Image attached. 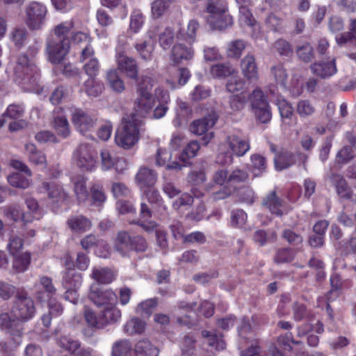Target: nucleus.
<instances>
[{"label":"nucleus","mask_w":356,"mask_h":356,"mask_svg":"<svg viewBox=\"0 0 356 356\" xmlns=\"http://www.w3.org/2000/svg\"><path fill=\"white\" fill-rule=\"evenodd\" d=\"M35 314L33 300L26 292H17L10 313H4L0 316V324L2 329H8L15 332L18 338L16 344H18L21 342L22 323L31 319Z\"/></svg>","instance_id":"f257e3e1"},{"label":"nucleus","mask_w":356,"mask_h":356,"mask_svg":"<svg viewBox=\"0 0 356 356\" xmlns=\"http://www.w3.org/2000/svg\"><path fill=\"white\" fill-rule=\"evenodd\" d=\"M14 78L15 81L29 91H36L40 75L35 65L33 58L28 57L25 54H19L15 61L13 66Z\"/></svg>","instance_id":"f03ea898"},{"label":"nucleus","mask_w":356,"mask_h":356,"mask_svg":"<svg viewBox=\"0 0 356 356\" xmlns=\"http://www.w3.org/2000/svg\"><path fill=\"white\" fill-rule=\"evenodd\" d=\"M248 140L236 135L229 134L219 145L217 162L222 165H229L233 161V155L242 156L250 149Z\"/></svg>","instance_id":"7ed1b4c3"},{"label":"nucleus","mask_w":356,"mask_h":356,"mask_svg":"<svg viewBox=\"0 0 356 356\" xmlns=\"http://www.w3.org/2000/svg\"><path fill=\"white\" fill-rule=\"evenodd\" d=\"M139 134V124L135 117L131 115L124 118L116 131L115 143L124 149H130L138 143Z\"/></svg>","instance_id":"20e7f679"},{"label":"nucleus","mask_w":356,"mask_h":356,"mask_svg":"<svg viewBox=\"0 0 356 356\" xmlns=\"http://www.w3.org/2000/svg\"><path fill=\"white\" fill-rule=\"evenodd\" d=\"M238 335L241 337L239 342V349H241V356H256L261 351L258 342L253 340L250 333V325L248 321L243 318L241 325L238 327Z\"/></svg>","instance_id":"39448f33"},{"label":"nucleus","mask_w":356,"mask_h":356,"mask_svg":"<svg viewBox=\"0 0 356 356\" xmlns=\"http://www.w3.org/2000/svg\"><path fill=\"white\" fill-rule=\"evenodd\" d=\"M70 44L69 40L49 37L47 41V53L49 60L53 64L60 63L68 54Z\"/></svg>","instance_id":"423d86ee"},{"label":"nucleus","mask_w":356,"mask_h":356,"mask_svg":"<svg viewBox=\"0 0 356 356\" xmlns=\"http://www.w3.org/2000/svg\"><path fill=\"white\" fill-rule=\"evenodd\" d=\"M47 9L40 2L33 1L26 8V23L31 30H39L44 23Z\"/></svg>","instance_id":"0eeeda50"},{"label":"nucleus","mask_w":356,"mask_h":356,"mask_svg":"<svg viewBox=\"0 0 356 356\" xmlns=\"http://www.w3.org/2000/svg\"><path fill=\"white\" fill-rule=\"evenodd\" d=\"M77 166L84 170H92L97 163V152L90 145L81 144L74 154Z\"/></svg>","instance_id":"6e6552de"},{"label":"nucleus","mask_w":356,"mask_h":356,"mask_svg":"<svg viewBox=\"0 0 356 356\" xmlns=\"http://www.w3.org/2000/svg\"><path fill=\"white\" fill-rule=\"evenodd\" d=\"M88 298L98 307L115 306L117 303V296L111 289H103L97 284L91 285Z\"/></svg>","instance_id":"1a4fd4ad"},{"label":"nucleus","mask_w":356,"mask_h":356,"mask_svg":"<svg viewBox=\"0 0 356 356\" xmlns=\"http://www.w3.org/2000/svg\"><path fill=\"white\" fill-rule=\"evenodd\" d=\"M217 121V116L216 113H209L204 118L195 120L190 126V131L197 136L204 135L202 138L204 145H207L209 141L213 138V133L209 132Z\"/></svg>","instance_id":"9d476101"},{"label":"nucleus","mask_w":356,"mask_h":356,"mask_svg":"<svg viewBox=\"0 0 356 356\" xmlns=\"http://www.w3.org/2000/svg\"><path fill=\"white\" fill-rule=\"evenodd\" d=\"M97 118L92 113L75 108L72 113V122L81 134L89 132L97 122Z\"/></svg>","instance_id":"9b49d317"},{"label":"nucleus","mask_w":356,"mask_h":356,"mask_svg":"<svg viewBox=\"0 0 356 356\" xmlns=\"http://www.w3.org/2000/svg\"><path fill=\"white\" fill-rule=\"evenodd\" d=\"M312 73L323 79H328L337 72L335 58L314 62L310 65Z\"/></svg>","instance_id":"f8f14e48"},{"label":"nucleus","mask_w":356,"mask_h":356,"mask_svg":"<svg viewBox=\"0 0 356 356\" xmlns=\"http://www.w3.org/2000/svg\"><path fill=\"white\" fill-rule=\"evenodd\" d=\"M154 104L155 100L152 93L140 91V93H137V97L134 101V108L136 113L133 115L135 118L136 115L145 117L152 111Z\"/></svg>","instance_id":"ddd939ff"},{"label":"nucleus","mask_w":356,"mask_h":356,"mask_svg":"<svg viewBox=\"0 0 356 356\" xmlns=\"http://www.w3.org/2000/svg\"><path fill=\"white\" fill-rule=\"evenodd\" d=\"M241 70L244 78L250 83H254L259 79V67L255 57L248 54L241 60Z\"/></svg>","instance_id":"4468645a"},{"label":"nucleus","mask_w":356,"mask_h":356,"mask_svg":"<svg viewBox=\"0 0 356 356\" xmlns=\"http://www.w3.org/2000/svg\"><path fill=\"white\" fill-rule=\"evenodd\" d=\"M80 60L84 63V70L90 78H94L99 70V64L92 47L83 48L81 50Z\"/></svg>","instance_id":"2eb2a0df"},{"label":"nucleus","mask_w":356,"mask_h":356,"mask_svg":"<svg viewBox=\"0 0 356 356\" xmlns=\"http://www.w3.org/2000/svg\"><path fill=\"white\" fill-rule=\"evenodd\" d=\"M118 69L128 77L136 79L138 76V67L136 60L118 50L116 56Z\"/></svg>","instance_id":"dca6fc26"},{"label":"nucleus","mask_w":356,"mask_h":356,"mask_svg":"<svg viewBox=\"0 0 356 356\" xmlns=\"http://www.w3.org/2000/svg\"><path fill=\"white\" fill-rule=\"evenodd\" d=\"M262 207L272 214L281 216L284 213L283 201L277 195L275 191L268 193L262 200Z\"/></svg>","instance_id":"f3484780"},{"label":"nucleus","mask_w":356,"mask_h":356,"mask_svg":"<svg viewBox=\"0 0 356 356\" xmlns=\"http://www.w3.org/2000/svg\"><path fill=\"white\" fill-rule=\"evenodd\" d=\"M25 154L29 161L34 165L45 168L47 167V159L45 154L38 149L33 143H28L25 145Z\"/></svg>","instance_id":"a211bd4d"},{"label":"nucleus","mask_w":356,"mask_h":356,"mask_svg":"<svg viewBox=\"0 0 356 356\" xmlns=\"http://www.w3.org/2000/svg\"><path fill=\"white\" fill-rule=\"evenodd\" d=\"M193 56L194 51L192 47L177 43L172 47L171 60L175 63L179 64L191 60Z\"/></svg>","instance_id":"6ab92c4d"},{"label":"nucleus","mask_w":356,"mask_h":356,"mask_svg":"<svg viewBox=\"0 0 356 356\" xmlns=\"http://www.w3.org/2000/svg\"><path fill=\"white\" fill-rule=\"evenodd\" d=\"M330 179L335 186L337 194L340 197L356 202V195L352 193L350 189L347 186L345 179L341 175H332Z\"/></svg>","instance_id":"aec40b11"},{"label":"nucleus","mask_w":356,"mask_h":356,"mask_svg":"<svg viewBox=\"0 0 356 356\" xmlns=\"http://www.w3.org/2000/svg\"><path fill=\"white\" fill-rule=\"evenodd\" d=\"M115 273L106 267L95 266L92 268L90 277L100 284H110L115 279Z\"/></svg>","instance_id":"412c9836"},{"label":"nucleus","mask_w":356,"mask_h":356,"mask_svg":"<svg viewBox=\"0 0 356 356\" xmlns=\"http://www.w3.org/2000/svg\"><path fill=\"white\" fill-rule=\"evenodd\" d=\"M3 213L7 218L15 222L22 221L24 223H27L33 221V217L31 216L28 213L23 212L18 205L6 207L3 210Z\"/></svg>","instance_id":"4be33fe9"},{"label":"nucleus","mask_w":356,"mask_h":356,"mask_svg":"<svg viewBox=\"0 0 356 356\" xmlns=\"http://www.w3.org/2000/svg\"><path fill=\"white\" fill-rule=\"evenodd\" d=\"M207 22L213 29L223 30L232 26V17L226 10L214 17H207Z\"/></svg>","instance_id":"5701e85b"},{"label":"nucleus","mask_w":356,"mask_h":356,"mask_svg":"<svg viewBox=\"0 0 356 356\" xmlns=\"http://www.w3.org/2000/svg\"><path fill=\"white\" fill-rule=\"evenodd\" d=\"M114 249L123 257L131 250V238L127 232H118L114 241Z\"/></svg>","instance_id":"b1692460"},{"label":"nucleus","mask_w":356,"mask_h":356,"mask_svg":"<svg viewBox=\"0 0 356 356\" xmlns=\"http://www.w3.org/2000/svg\"><path fill=\"white\" fill-rule=\"evenodd\" d=\"M282 124L284 126H291L293 124V111L291 106L283 98L278 97L276 100Z\"/></svg>","instance_id":"393cba45"},{"label":"nucleus","mask_w":356,"mask_h":356,"mask_svg":"<svg viewBox=\"0 0 356 356\" xmlns=\"http://www.w3.org/2000/svg\"><path fill=\"white\" fill-rule=\"evenodd\" d=\"M156 179V174L147 168H141L136 175V180L140 188L154 186Z\"/></svg>","instance_id":"a878e982"},{"label":"nucleus","mask_w":356,"mask_h":356,"mask_svg":"<svg viewBox=\"0 0 356 356\" xmlns=\"http://www.w3.org/2000/svg\"><path fill=\"white\" fill-rule=\"evenodd\" d=\"M172 157L171 153L165 149H159L157 150L156 163L160 166H165L167 170H180L185 167V165H181L177 161L170 162Z\"/></svg>","instance_id":"bb28decb"},{"label":"nucleus","mask_w":356,"mask_h":356,"mask_svg":"<svg viewBox=\"0 0 356 356\" xmlns=\"http://www.w3.org/2000/svg\"><path fill=\"white\" fill-rule=\"evenodd\" d=\"M82 284V277L74 269H70L63 275L62 284L65 289H79Z\"/></svg>","instance_id":"cd10ccee"},{"label":"nucleus","mask_w":356,"mask_h":356,"mask_svg":"<svg viewBox=\"0 0 356 356\" xmlns=\"http://www.w3.org/2000/svg\"><path fill=\"white\" fill-rule=\"evenodd\" d=\"M81 244L85 250H88L95 245L105 248V250L102 252H99L98 250H96V254L100 257L106 258L110 254L107 245L104 241L97 240L95 235L90 234L86 236L81 240Z\"/></svg>","instance_id":"c85d7f7f"},{"label":"nucleus","mask_w":356,"mask_h":356,"mask_svg":"<svg viewBox=\"0 0 356 356\" xmlns=\"http://www.w3.org/2000/svg\"><path fill=\"white\" fill-rule=\"evenodd\" d=\"M236 73V70L229 63H218L210 67V74L212 77L222 79L232 76Z\"/></svg>","instance_id":"c756f323"},{"label":"nucleus","mask_w":356,"mask_h":356,"mask_svg":"<svg viewBox=\"0 0 356 356\" xmlns=\"http://www.w3.org/2000/svg\"><path fill=\"white\" fill-rule=\"evenodd\" d=\"M295 162L294 155L286 150H282L276 154L274 158L275 166L277 170L286 169L293 165Z\"/></svg>","instance_id":"7c9ffc66"},{"label":"nucleus","mask_w":356,"mask_h":356,"mask_svg":"<svg viewBox=\"0 0 356 356\" xmlns=\"http://www.w3.org/2000/svg\"><path fill=\"white\" fill-rule=\"evenodd\" d=\"M204 343L217 350H223L225 348V343L222 339L221 334L217 332H209L204 330L202 332Z\"/></svg>","instance_id":"2f4dec72"},{"label":"nucleus","mask_w":356,"mask_h":356,"mask_svg":"<svg viewBox=\"0 0 356 356\" xmlns=\"http://www.w3.org/2000/svg\"><path fill=\"white\" fill-rule=\"evenodd\" d=\"M112 356H136L129 340L122 339L115 342L112 346Z\"/></svg>","instance_id":"473e14b6"},{"label":"nucleus","mask_w":356,"mask_h":356,"mask_svg":"<svg viewBox=\"0 0 356 356\" xmlns=\"http://www.w3.org/2000/svg\"><path fill=\"white\" fill-rule=\"evenodd\" d=\"M136 355L141 356H159V349L146 339L138 341L135 346Z\"/></svg>","instance_id":"72a5a7b5"},{"label":"nucleus","mask_w":356,"mask_h":356,"mask_svg":"<svg viewBox=\"0 0 356 356\" xmlns=\"http://www.w3.org/2000/svg\"><path fill=\"white\" fill-rule=\"evenodd\" d=\"M67 223L71 230L75 232L88 231L91 227L90 221L82 216H73L67 220Z\"/></svg>","instance_id":"f704fd0d"},{"label":"nucleus","mask_w":356,"mask_h":356,"mask_svg":"<svg viewBox=\"0 0 356 356\" xmlns=\"http://www.w3.org/2000/svg\"><path fill=\"white\" fill-rule=\"evenodd\" d=\"M14 256L13 261V268L17 273L26 271L31 263V255L29 252L17 254Z\"/></svg>","instance_id":"c9c22d12"},{"label":"nucleus","mask_w":356,"mask_h":356,"mask_svg":"<svg viewBox=\"0 0 356 356\" xmlns=\"http://www.w3.org/2000/svg\"><path fill=\"white\" fill-rule=\"evenodd\" d=\"M239 22L242 26L252 28L253 31L259 29V25L246 5H241L239 7Z\"/></svg>","instance_id":"e433bc0d"},{"label":"nucleus","mask_w":356,"mask_h":356,"mask_svg":"<svg viewBox=\"0 0 356 356\" xmlns=\"http://www.w3.org/2000/svg\"><path fill=\"white\" fill-rule=\"evenodd\" d=\"M43 187L47 192L49 197L53 199L54 201L58 202L63 200L67 197V193L64 191L63 188L54 182L43 183Z\"/></svg>","instance_id":"4c0bfd02"},{"label":"nucleus","mask_w":356,"mask_h":356,"mask_svg":"<svg viewBox=\"0 0 356 356\" xmlns=\"http://www.w3.org/2000/svg\"><path fill=\"white\" fill-rule=\"evenodd\" d=\"M276 238L277 235L274 232H267L263 229L256 230L252 236L254 242L259 246H264L268 243L274 242Z\"/></svg>","instance_id":"58836bf2"},{"label":"nucleus","mask_w":356,"mask_h":356,"mask_svg":"<svg viewBox=\"0 0 356 356\" xmlns=\"http://www.w3.org/2000/svg\"><path fill=\"white\" fill-rule=\"evenodd\" d=\"M145 196L147 201L151 204L159 207L161 213L167 211V207L164 204V202L159 191L154 188H149L145 191Z\"/></svg>","instance_id":"ea45409f"},{"label":"nucleus","mask_w":356,"mask_h":356,"mask_svg":"<svg viewBox=\"0 0 356 356\" xmlns=\"http://www.w3.org/2000/svg\"><path fill=\"white\" fill-rule=\"evenodd\" d=\"M103 327L108 323L117 322L121 318V312L115 306L104 307L101 314Z\"/></svg>","instance_id":"a19ab883"},{"label":"nucleus","mask_w":356,"mask_h":356,"mask_svg":"<svg viewBox=\"0 0 356 356\" xmlns=\"http://www.w3.org/2000/svg\"><path fill=\"white\" fill-rule=\"evenodd\" d=\"M200 148V145L197 141H191L179 156V160L183 163L182 165H185L186 166L190 159L196 156Z\"/></svg>","instance_id":"79ce46f5"},{"label":"nucleus","mask_w":356,"mask_h":356,"mask_svg":"<svg viewBox=\"0 0 356 356\" xmlns=\"http://www.w3.org/2000/svg\"><path fill=\"white\" fill-rule=\"evenodd\" d=\"M248 99L252 110L269 104L267 97L259 88H256L252 90L249 95Z\"/></svg>","instance_id":"37998d69"},{"label":"nucleus","mask_w":356,"mask_h":356,"mask_svg":"<svg viewBox=\"0 0 356 356\" xmlns=\"http://www.w3.org/2000/svg\"><path fill=\"white\" fill-rule=\"evenodd\" d=\"M86 179L78 177L74 183V190L79 202H85L88 197V191L86 187Z\"/></svg>","instance_id":"c03bdc74"},{"label":"nucleus","mask_w":356,"mask_h":356,"mask_svg":"<svg viewBox=\"0 0 356 356\" xmlns=\"http://www.w3.org/2000/svg\"><path fill=\"white\" fill-rule=\"evenodd\" d=\"M9 184L15 188L26 189L31 184V177H25L19 172L13 173L7 177Z\"/></svg>","instance_id":"a18cd8bd"},{"label":"nucleus","mask_w":356,"mask_h":356,"mask_svg":"<svg viewBox=\"0 0 356 356\" xmlns=\"http://www.w3.org/2000/svg\"><path fill=\"white\" fill-rule=\"evenodd\" d=\"M205 8L209 14L207 17H214L227 10V3L225 0H208Z\"/></svg>","instance_id":"49530a36"},{"label":"nucleus","mask_w":356,"mask_h":356,"mask_svg":"<svg viewBox=\"0 0 356 356\" xmlns=\"http://www.w3.org/2000/svg\"><path fill=\"white\" fill-rule=\"evenodd\" d=\"M145 327L146 323L145 321L138 318H134L124 325V330L129 335L141 334L144 332Z\"/></svg>","instance_id":"de8ad7c7"},{"label":"nucleus","mask_w":356,"mask_h":356,"mask_svg":"<svg viewBox=\"0 0 356 356\" xmlns=\"http://www.w3.org/2000/svg\"><path fill=\"white\" fill-rule=\"evenodd\" d=\"M296 51L298 57L302 62L309 63L314 58V49L308 42L298 45Z\"/></svg>","instance_id":"09e8293b"},{"label":"nucleus","mask_w":356,"mask_h":356,"mask_svg":"<svg viewBox=\"0 0 356 356\" xmlns=\"http://www.w3.org/2000/svg\"><path fill=\"white\" fill-rule=\"evenodd\" d=\"M245 43L242 40H236L230 42L227 47V56L238 58L245 49Z\"/></svg>","instance_id":"8fccbe9b"},{"label":"nucleus","mask_w":356,"mask_h":356,"mask_svg":"<svg viewBox=\"0 0 356 356\" xmlns=\"http://www.w3.org/2000/svg\"><path fill=\"white\" fill-rule=\"evenodd\" d=\"M252 172L255 177L260 176L266 170V159L260 154L251 156Z\"/></svg>","instance_id":"3c124183"},{"label":"nucleus","mask_w":356,"mask_h":356,"mask_svg":"<svg viewBox=\"0 0 356 356\" xmlns=\"http://www.w3.org/2000/svg\"><path fill=\"white\" fill-rule=\"evenodd\" d=\"M255 118L261 123H268L272 118L270 106L268 104L252 110Z\"/></svg>","instance_id":"603ef678"},{"label":"nucleus","mask_w":356,"mask_h":356,"mask_svg":"<svg viewBox=\"0 0 356 356\" xmlns=\"http://www.w3.org/2000/svg\"><path fill=\"white\" fill-rule=\"evenodd\" d=\"M74 28V22L72 21L65 22L57 25L54 30V34L49 37H58L59 39L69 40L67 35Z\"/></svg>","instance_id":"864d4df0"},{"label":"nucleus","mask_w":356,"mask_h":356,"mask_svg":"<svg viewBox=\"0 0 356 356\" xmlns=\"http://www.w3.org/2000/svg\"><path fill=\"white\" fill-rule=\"evenodd\" d=\"M103 84L94 78H89L84 83V90L88 96L97 97L103 90Z\"/></svg>","instance_id":"5fc2aeb1"},{"label":"nucleus","mask_w":356,"mask_h":356,"mask_svg":"<svg viewBox=\"0 0 356 356\" xmlns=\"http://www.w3.org/2000/svg\"><path fill=\"white\" fill-rule=\"evenodd\" d=\"M296 112L300 118H305L315 112V107L309 100H300L296 105Z\"/></svg>","instance_id":"6e6d98bb"},{"label":"nucleus","mask_w":356,"mask_h":356,"mask_svg":"<svg viewBox=\"0 0 356 356\" xmlns=\"http://www.w3.org/2000/svg\"><path fill=\"white\" fill-rule=\"evenodd\" d=\"M271 74L277 84L284 88L286 87L287 73L282 65L278 64L272 67Z\"/></svg>","instance_id":"4d7b16f0"},{"label":"nucleus","mask_w":356,"mask_h":356,"mask_svg":"<svg viewBox=\"0 0 356 356\" xmlns=\"http://www.w3.org/2000/svg\"><path fill=\"white\" fill-rule=\"evenodd\" d=\"M237 196L238 201L247 204H252L257 198L253 189L248 186L240 188Z\"/></svg>","instance_id":"13d9d810"},{"label":"nucleus","mask_w":356,"mask_h":356,"mask_svg":"<svg viewBox=\"0 0 356 356\" xmlns=\"http://www.w3.org/2000/svg\"><path fill=\"white\" fill-rule=\"evenodd\" d=\"M246 99L241 95H233L229 98V108L233 113L241 111L245 106Z\"/></svg>","instance_id":"bf43d9fd"},{"label":"nucleus","mask_w":356,"mask_h":356,"mask_svg":"<svg viewBox=\"0 0 356 356\" xmlns=\"http://www.w3.org/2000/svg\"><path fill=\"white\" fill-rule=\"evenodd\" d=\"M200 28L199 22L195 19H191L188 22L186 29L184 30L182 33L183 39L189 43H193L195 40L196 32Z\"/></svg>","instance_id":"052dcab7"},{"label":"nucleus","mask_w":356,"mask_h":356,"mask_svg":"<svg viewBox=\"0 0 356 356\" xmlns=\"http://www.w3.org/2000/svg\"><path fill=\"white\" fill-rule=\"evenodd\" d=\"M171 4L161 0H155L152 3V16L158 19L165 15L169 10Z\"/></svg>","instance_id":"680f3d73"},{"label":"nucleus","mask_w":356,"mask_h":356,"mask_svg":"<svg viewBox=\"0 0 356 356\" xmlns=\"http://www.w3.org/2000/svg\"><path fill=\"white\" fill-rule=\"evenodd\" d=\"M27 31L25 28H16L10 34V38L17 48L22 47L26 40Z\"/></svg>","instance_id":"e2e57ef3"},{"label":"nucleus","mask_w":356,"mask_h":356,"mask_svg":"<svg viewBox=\"0 0 356 356\" xmlns=\"http://www.w3.org/2000/svg\"><path fill=\"white\" fill-rule=\"evenodd\" d=\"M135 48L142 59L148 60L152 58L154 50L153 42L144 41L142 43L136 44Z\"/></svg>","instance_id":"0e129e2a"},{"label":"nucleus","mask_w":356,"mask_h":356,"mask_svg":"<svg viewBox=\"0 0 356 356\" xmlns=\"http://www.w3.org/2000/svg\"><path fill=\"white\" fill-rule=\"evenodd\" d=\"M237 74V72L236 73ZM245 81L238 74L232 76L226 83V89L228 92L234 93L243 90Z\"/></svg>","instance_id":"69168bd1"},{"label":"nucleus","mask_w":356,"mask_h":356,"mask_svg":"<svg viewBox=\"0 0 356 356\" xmlns=\"http://www.w3.org/2000/svg\"><path fill=\"white\" fill-rule=\"evenodd\" d=\"M59 346L71 353H74L80 347V343L70 336H63L58 340Z\"/></svg>","instance_id":"338daca9"},{"label":"nucleus","mask_w":356,"mask_h":356,"mask_svg":"<svg viewBox=\"0 0 356 356\" xmlns=\"http://www.w3.org/2000/svg\"><path fill=\"white\" fill-rule=\"evenodd\" d=\"M17 293V287L15 285L6 281L0 280L1 299L8 300Z\"/></svg>","instance_id":"774afa93"}]
</instances>
